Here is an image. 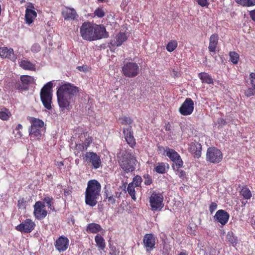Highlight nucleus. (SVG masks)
I'll return each instance as SVG.
<instances>
[{"label":"nucleus","instance_id":"nucleus-63","mask_svg":"<svg viewBox=\"0 0 255 255\" xmlns=\"http://www.w3.org/2000/svg\"><path fill=\"white\" fill-rule=\"evenodd\" d=\"M178 255H188V253H187L186 251L180 252Z\"/></svg>","mask_w":255,"mask_h":255},{"label":"nucleus","instance_id":"nucleus-15","mask_svg":"<svg viewBox=\"0 0 255 255\" xmlns=\"http://www.w3.org/2000/svg\"><path fill=\"white\" fill-rule=\"evenodd\" d=\"M35 224L31 219H26L15 227V229L22 233H30L35 227Z\"/></svg>","mask_w":255,"mask_h":255},{"label":"nucleus","instance_id":"nucleus-52","mask_svg":"<svg viewBox=\"0 0 255 255\" xmlns=\"http://www.w3.org/2000/svg\"><path fill=\"white\" fill-rule=\"evenodd\" d=\"M249 79L252 86H255V73L252 72L250 74Z\"/></svg>","mask_w":255,"mask_h":255},{"label":"nucleus","instance_id":"nucleus-54","mask_svg":"<svg viewBox=\"0 0 255 255\" xmlns=\"http://www.w3.org/2000/svg\"><path fill=\"white\" fill-rule=\"evenodd\" d=\"M217 124L219 125V127H222L227 124V121L224 119L219 118L217 120Z\"/></svg>","mask_w":255,"mask_h":255},{"label":"nucleus","instance_id":"nucleus-14","mask_svg":"<svg viewBox=\"0 0 255 255\" xmlns=\"http://www.w3.org/2000/svg\"><path fill=\"white\" fill-rule=\"evenodd\" d=\"M57 91L74 99V96L79 92V88L74 84L66 83L61 86Z\"/></svg>","mask_w":255,"mask_h":255},{"label":"nucleus","instance_id":"nucleus-1","mask_svg":"<svg viewBox=\"0 0 255 255\" xmlns=\"http://www.w3.org/2000/svg\"><path fill=\"white\" fill-rule=\"evenodd\" d=\"M80 33L84 40L91 41L107 38L108 32L103 25H98L90 22H85L82 24Z\"/></svg>","mask_w":255,"mask_h":255},{"label":"nucleus","instance_id":"nucleus-32","mask_svg":"<svg viewBox=\"0 0 255 255\" xmlns=\"http://www.w3.org/2000/svg\"><path fill=\"white\" fill-rule=\"evenodd\" d=\"M240 194L246 200H249L252 196V194L250 189L246 185L242 186Z\"/></svg>","mask_w":255,"mask_h":255},{"label":"nucleus","instance_id":"nucleus-4","mask_svg":"<svg viewBox=\"0 0 255 255\" xmlns=\"http://www.w3.org/2000/svg\"><path fill=\"white\" fill-rule=\"evenodd\" d=\"M118 163L120 167L126 173L131 172L135 169V158L131 153H123L121 156H118Z\"/></svg>","mask_w":255,"mask_h":255},{"label":"nucleus","instance_id":"nucleus-30","mask_svg":"<svg viewBox=\"0 0 255 255\" xmlns=\"http://www.w3.org/2000/svg\"><path fill=\"white\" fill-rule=\"evenodd\" d=\"M95 241L97 247L101 250H104L106 248V243L104 238L98 234L95 237Z\"/></svg>","mask_w":255,"mask_h":255},{"label":"nucleus","instance_id":"nucleus-31","mask_svg":"<svg viewBox=\"0 0 255 255\" xmlns=\"http://www.w3.org/2000/svg\"><path fill=\"white\" fill-rule=\"evenodd\" d=\"M127 34L124 32H119L116 36V41H115L117 46H120L122 44L127 40Z\"/></svg>","mask_w":255,"mask_h":255},{"label":"nucleus","instance_id":"nucleus-20","mask_svg":"<svg viewBox=\"0 0 255 255\" xmlns=\"http://www.w3.org/2000/svg\"><path fill=\"white\" fill-rule=\"evenodd\" d=\"M229 218V214L222 209L218 210L214 216V220L220 223L222 226L225 225L228 223Z\"/></svg>","mask_w":255,"mask_h":255},{"label":"nucleus","instance_id":"nucleus-19","mask_svg":"<svg viewBox=\"0 0 255 255\" xmlns=\"http://www.w3.org/2000/svg\"><path fill=\"white\" fill-rule=\"evenodd\" d=\"M123 133L127 143L130 147L134 148L136 145V141L133 136L132 127L129 126L127 128H124Z\"/></svg>","mask_w":255,"mask_h":255},{"label":"nucleus","instance_id":"nucleus-9","mask_svg":"<svg viewBox=\"0 0 255 255\" xmlns=\"http://www.w3.org/2000/svg\"><path fill=\"white\" fill-rule=\"evenodd\" d=\"M139 67L135 62H127L122 67V73L127 77H135L139 74Z\"/></svg>","mask_w":255,"mask_h":255},{"label":"nucleus","instance_id":"nucleus-26","mask_svg":"<svg viewBox=\"0 0 255 255\" xmlns=\"http://www.w3.org/2000/svg\"><path fill=\"white\" fill-rule=\"evenodd\" d=\"M13 50L12 48L8 49L7 47L0 48V56L2 58H12L13 56Z\"/></svg>","mask_w":255,"mask_h":255},{"label":"nucleus","instance_id":"nucleus-36","mask_svg":"<svg viewBox=\"0 0 255 255\" xmlns=\"http://www.w3.org/2000/svg\"><path fill=\"white\" fill-rule=\"evenodd\" d=\"M178 46V42L176 40H171L168 42L166 46V49L170 52L173 51Z\"/></svg>","mask_w":255,"mask_h":255},{"label":"nucleus","instance_id":"nucleus-50","mask_svg":"<svg viewBox=\"0 0 255 255\" xmlns=\"http://www.w3.org/2000/svg\"><path fill=\"white\" fill-rule=\"evenodd\" d=\"M197 3L202 7H208L209 5V2L207 0H196Z\"/></svg>","mask_w":255,"mask_h":255},{"label":"nucleus","instance_id":"nucleus-48","mask_svg":"<svg viewBox=\"0 0 255 255\" xmlns=\"http://www.w3.org/2000/svg\"><path fill=\"white\" fill-rule=\"evenodd\" d=\"M110 254L111 255H119V251L116 249V247L114 246H113L110 244Z\"/></svg>","mask_w":255,"mask_h":255},{"label":"nucleus","instance_id":"nucleus-16","mask_svg":"<svg viewBox=\"0 0 255 255\" xmlns=\"http://www.w3.org/2000/svg\"><path fill=\"white\" fill-rule=\"evenodd\" d=\"M194 110V102L189 98H186L179 109V112L183 116L190 115Z\"/></svg>","mask_w":255,"mask_h":255},{"label":"nucleus","instance_id":"nucleus-43","mask_svg":"<svg viewBox=\"0 0 255 255\" xmlns=\"http://www.w3.org/2000/svg\"><path fill=\"white\" fill-rule=\"evenodd\" d=\"M142 181L141 177L139 175H136L133 179V185L136 187H141V184Z\"/></svg>","mask_w":255,"mask_h":255},{"label":"nucleus","instance_id":"nucleus-42","mask_svg":"<svg viewBox=\"0 0 255 255\" xmlns=\"http://www.w3.org/2000/svg\"><path fill=\"white\" fill-rule=\"evenodd\" d=\"M172 167L176 174L181 179L184 180L186 176L185 171L182 170H180L179 168L175 169L173 166H172Z\"/></svg>","mask_w":255,"mask_h":255},{"label":"nucleus","instance_id":"nucleus-45","mask_svg":"<svg viewBox=\"0 0 255 255\" xmlns=\"http://www.w3.org/2000/svg\"><path fill=\"white\" fill-rule=\"evenodd\" d=\"M132 122V120L129 117L125 116L121 118L122 125H130Z\"/></svg>","mask_w":255,"mask_h":255},{"label":"nucleus","instance_id":"nucleus-35","mask_svg":"<svg viewBox=\"0 0 255 255\" xmlns=\"http://www.w3.org/2000/svg\"><path fill=\"white\" fill-rule=\"evenodd\" d=\"M20 80L23 85H28L34 82V79L33 77L29 75H22L20 77Z\"/></svg>","mask_w":255,"mask_h":255},{"label":"nucleus","instance_id":"nucleus-64","mask_svg":"<svg viewBox=\"0 0 255 255\" xmlns=\"http://www.w3.org/2000/svg\"><path fill=\"white\" fill-rule=\"evenodd\" d=\"M121 193H122L121 192H116V197L117 198H120L121 196Z\"/></svg>","mask_w":255,"mask_h":255},{"label":"nucleus","instance_id":"nucleus-17","mask_svg":"<svg viewBox=\"0 0 255 255\" xmlns=\"http://www.w3.org/2000/svg\"><path fill=\"white\" fill-rule=\"evenodd\" d=\"M166 156L175 164L177 168L183 166V162L180 155L174 149L166 147Z\"/></svg>","mask_w":255,"mask_h":255},{"label":"nucleus","instance_id":"nucleus-37","mask_svg":"<svg viewBox=\"0 0 255 255\" xmlns=\"http://www.w3.org/2000/svg\"><path fill=\"white\" fill-rule=\"evenodd\" d=\"M226 240L232 245L237 243V238L232 231L228 232L226 236Z\"/></svg>","mask_w":255,"mask_h":255},{"label":"nucleus","instance_id":"nucleus-18","mask_svg":"<svg viewBox=\"0 0 255 255\" xmlns=\"http://www.w3.org/2000/svg\"><path fill=\"white\" fill-rule=\"evenodd\" d=\"M69 240L65 236H61L55 242V249L60 253L65 251L69 247Z\"/></svg>","mask_w":255,"mask_h":255},{"label":"nucleus","instance_id":"nucleus-53","mask_svg":"<svg viewBox=\"0 0 255 255\" xmlns=\"http://www.w3.org/2000/svg\"><path fill=\"white\" fill-rule=\"evenodd\" d=\"M217 204L215 202H212L209 206V211L211 214L213 213L217 209Z\"/></svg>","mask_w":255,"mask_h":255},{"label":"nucleus","instance_id":"nucleus-59","mask_svg":"<svg viewBox=\"0 0 255 255\" xmlns=\"http://www.w3.org/2000/svg\"><path fill=\"white\" fill-rule=\"evenodd\" d=\"M63 165H64L63 161L57 162V163L56 164V166L59 169H61L62 166H63Z\"/></svg>","mask_w":255,"mask_h":255},{"label":"nucleus","instance_id":"nucleus-11","mask_svg":"<svg viewBox=\"0 0 255 255\" xmlns=\"http://www.w3.org/2000/svg\"><path fill=\"white\" fill-rule=\"evenodd\" d=\"M87 135V132H84L81 133L79 136L80 140L82 142L76 143L75 145V148L76 151L74 152V153L76 156H78V154L81 151L86 150L88 147L92 143L93 140L92 137L89 136L86 137Z\"/></svg>","mask_w":255,"mask_h":255},{"label":"nucleus","instance_id":"nucleus-8","mask_svg":"<svg viewBox=\"0 0 255 255\" xmlns=\"http://www.w3.org/2000/svg\"><path fill=\"white\" fill-rule=\"evenodd\" d=\"M58 104L61 112L64 113L72 108L71 103L74 102V99L57 91Z\"/></svg>","mask_w":255,"mask_h":255},{"label":"nucleus","instance_id":"nucleus-13","mask_svg":"<svg viewBox=\"0 0 255 255\" xmlns=\"http://www.w3.org/2000/svg\"><path fill=\"white\" fill-rule=\"evenodd\" d=\"M44 202L41 201H36L33 206V215L35 218L41 220L44 219L48 214L47 210L45 209Z\"/></svg>","mask_w":255,"mask_h":255},{"label":"nucleus","instance_id":"nucleus-22","mask_svg":"<svg viewBox=\"0 0 255 255\" xmlns=\"http://www.w3.org/2000/svg\"><path fill=\"white\" fill-rule=\"evenodd\" d=\"M62 14L65 20L75 19L77 14L73 8L66 7L62 12Z\"/></svg>","mask_w":255,"mask_h":255},{"label":"nucleus","instance_id":"nucleus-51","mask_svg":"<svg viewBox=\"0 0 255 255\" xmlns=\"http://www.w3.org/2000/svg\"><path fill=\"white\" fill-rule=\"evenodd\" d=\"M104 201L105 202H108L109 204H111L112 205L116 203V199L113 195L108 197L106 199H104Z\"/></svg>","mask_w":255,"mask_h":255},{"label":"nucleus","instance_id":"nucleus-61","mask_svg":"<svg viewBox=\"0 0 255 255\" xmlns=\"http://www.w3.org/2000/svg\"><path fill=\"white\" fill-rule=\"evenodd\" d=\"M22 128V126L21 124H18L15 128V130H19Z\"/></svg>","mask_w":255,"mask_h":255},{"label":"nucleus","instance_id":"nucleus-21","mask_svg":"<svg viewBox=\"0 0 255 255\" xmlns=\"http://www.w3.org/2000/svg\"><path fill=\"white\" fill-rule=\"evenodd\" d=\"M202 145L199 142H193L190 145L189 151L195 157L199 158L201 155Z\"/></svg>","mask_w":255,"mask_h":255},{"label":"nucleus","instance_id":"nucleus-5","mask_svg":"<svg viewBox=\"0 0 255 255\" xmlns=\"http://www.w3.org/2000/svg\"><path fill=\"white\" fill-rule=\"evenodd\" d=\"M53 83L49 82L44 85L40 90V99L45 108L48 110L52 109Z\"/></svg>","mask_w":255,"mask_h":255},{"label":"nucleus","instance_id":"nucleus-3","mask_svg":"<svg viewBox=\"0 0 255 255\" xmlns=\"http://www.w3.org/2000/svg\"><path fill=\"white\" fill-rule=\"evenodd\" d=\"M31 126L28 128L29 135L32 140H39L44 134V122L39 119L31 118Z\"/></svg>","mask_w":255,"mask_h":255},{"label":"nucleus","instance_id":"nucleus-40","mask_svg":"<svg viewBox=\"0 0 255 255\" xmlns=\"http://www.w3.org/2000/svg\"><path fill=\"white\" fill-rule=\"evenodd\" d=\"M94 14L99 18H102L105 15L104 9L102 7H99L95 9Z\"/></svg>","mask_w":255,"mask_h":255},{"label":"nucleus","instance_id":"nucleus-55","mask_svg":"<svg viewBox=\"0 0 255 255\" xmlns=\"http://www.w3.org/2000/svg\"><path fill=\"white\" fill-rule=\"evenodd\" d=\"M255 5V0H246L245 7H250Z\"/></svg>","mask_w":255,"mask_h":255},{"label":"nucleus","instance_id":"nucleus-10","mask_svg":"<svg viewBox=\"0 0 255 255\" xmlns=\"http://www.w3.org/2000/svg\"><path fill=\"white\" fill-rule=\"evenodd\" d=\"M223 159L222 152L215 147H210L206 152V160L213 163H218Z\"/></svg>","mask_w":255,"mask_h":255},{"label":"nucleus","instance_id":"nucleus-49","mask_svg":"<svg viewBox=\"0 0 255 255\" xmlns=\"http://www.w3.org/2000/svg\"><path fill=\"white\" fill-rule=\"evenodd\" d=\"M41 47L38 43L33 44L31 47V51L34 53H37L40 51Z\"/></svg>","mask_w":255,"mask_h":255},{"label":"nucleus","instance_id":"nucleus-46","mask_svg":"<svg viewBox=\"0 0 255 255\" xmlns=\"http://www.w3.org/2000/svg\"><path fill=\"white\" fill-rule=\"evenodd\" d=\"M112 195V192L111 191V188L110 185H105L104 187V197L105 199H106V198H108V197H109L110 196Z\"/></svg>","mask_w":255,"mask_h":255},{"label":"nucleus","instance_id":"nucleus-34","mask_svg":"<svg viewBox=\"0 0 255 255\" xmlns=\"http://www.w3.org/2000/svg\"><path fill=\"white\" fill-rule=\"evenodd\" d=\"M11 114L8 109L4 108L0 111V119L3 121H7Z\"/></svg>","mask_w":255,"mask_h":255},{"label":"nucleus","instance_id":"nucleus-58","mask_svg":"<svg viewBox=\"0 0 255 255\" xmlns=\"http://www.w3.org/2000/svg\"><path fill=\"white\" fill-rule=\"evenodd\" d=\"M249 14L252 19L255 21V9L250 11Z\"/></svg>","mask_w":255,"mask_h":255},{"label":"nucleus","instance_id":"nucleus-33","mask_svg":"<svg viewBox=\"0 0 255 255\" xmlns=\"http://www.w3.org/2000/svg\"><path fill=\"white\" fill-rule=\"evenodd\" d=\"M43 202H44V204L45 203L47 204V206L48 208L51 210H54V208L53 207L54 204V198L52 196H48L47 195H45L44 197L42 199Z\"/></svg>","mask_w":255,"mask_h":255},{"label":"nucleus","instance_id":"nucleus-38","mask_svg":"<svg viewBox=\"0 0 255 255\" xmlns=\"http://www.w3.org/2000/svg\"><path fill=\"white\" fill-rule=\"evenodd\" d=\"M134 187H135L134 186L133 183H130L128 186L127 191L131 196V198L135 201L136 200V197Z\"/></svg>","mask_w":255,"mask_h":255},{"label":"nucleus","instance_id":"nucleus-39","mask_svg":"<svg viewBox=\"0 0 255 255\" xmlns=\"http://www.w3.org/2000/svg\"><path fill=\"white\" fill-rule=\"evenodd\" d=\"M231 61L234 64H237L239 60V55L236 52H230L229 54Z\"/></svg>","mask_w":255,"mask_h":255},{"label":"nucleus","instance_id":"nucleus-28","mask_svg":"<svg viewBox=\"0 0 255 255\" xmlns=\"http://www.w3.org/2000/svg\"><path fill=\"white\" fill-rule=\"evenodd\" d=\"M102 230L101 226L97 223H90L87 226L86 231L88 233L96 234Z\"/></svg>","mask_w":255,"mask_h":255},{"label":"nucleus","instance_id":"nucleus-29","mask_svg":"<svg viewBox=\"0 0 255 255\" xmlns=\"http://www.w3.org/2000/svg\"><path fill=\"white\" fill-rule=\"evenodd\" d=\"M20 66L24 70L35 71V65L27 60H21L20 62Z\"/></svg>","mask_w":255,"mask_h":255},{"label":"nucleus","instance_id":"nucleus-56","mask_svg":"<svg viewBox=\"0 0 255 255\" xmlns=\"http://www.w3.org/2000/svg\"><path fill=\"white\" fill-rule=\"evenodd\" d=\"M165 130L166 131H171V126L169 122H166L164 126Z\"/></svg>","mask_w":255,"mask_h":255},{"label":"nucleus","instance_id":"nucleus-62","mask_svg":"<svg viewBox=\"0 0 255 255\" xmlns=\"http://www.w3.org/2000/svg\"><path fill=\"white\" fill-rule=\"evenodd\" d=\"M16 131V136L20 138V137H21L22 136V134L21 132V131H20V130H17Z\"/></svg>","mask_w":255,"mask_h":255},{"label":"nucleus","instance_id":"nucleus-23","mask_svg":"<svg viewBox=\"0 0 255 255\" xmlns=\"http://www.w3.org/2000/svg\"><path fill=\"white\" fill-rule=\"evenodd\" d=\"M219 40V36L217 33H214L211 35L209 38V51L211 52H215Z\"/></svg>","mask_w":255,"mask_h":255},{"label":"nucleus","instance_id":"nucleus-25","mask_svg":"<svg viewBox=\"0 0 255 255\" xmlns=\"http://www.w3.org/2000/svg\"><path fill=\"white\" fill-rule=\"evenodd\" d=\"M36 16L37 13L34 10L26 9L25 15L26 23L28 24L32 23Z\"/></svg>","mask_w":255,"mask_h":255},{"label":"nucleus","instance_id":"nucleus-7","mask_svg":"<svg viewBox=\"0 0 255 255\" xmlns=\"http://www.w3.org/2000/svg\"><path fill=\"white\" fill-rule=\"evenodd\" d=\"M163 196L161 193L153 192L149 197V204L153 212L160 211L164 207Z\"/></svg>","mask_w":255,"mask_h":255},{"label":"nucleus","instance_id":"nucleus-27","mask_svg":"<svg viewBox=\"0 0 255 255\" xmlns=\"http://www.w3.org/2000/svg\"><path fill=\"white\" fill-rule=\"evenodd\" d=\"M198 77L201 80L202 83L208 84H213V79L208 73L201 72L198 74Z\"/></svg>","mask_w":255,"mask_h":255},{"label":"nucleus","instance_id":"nucleus-44","mask_svg":"<svg viewBox=\"0 0 255 255\" xmlns=\"http://www.w3.org/2000/svg\"><path fill=\"white\" fill-rule=\"evenodd\" d=\"M245 95L247 97L255 95V86H252V87L248 88L247 90L245 92Z\"/></svg>","mask_w":255,"mask_h":255},{"label":"nucleus","instance_id":"nucleus-57","mask_svg":"<svg viewBox=\"0 0 255 255\" xmlns=\"http://www.w3.org/2000/svg\"><path fill=\"white\" fill-rule=\"evenodd\" d=\"M235 2L238 3V4H240L242 5V6L245 7L246 4V0H235Z\"/></svg>","mask_w":255,"mask_h":255},{"label":"nucleus","instance_id":"nucleus-12","mask_svg":"<svg viewBox=\"0 0 255 255\" xmlns=\"http://www.w3.org/2000/svg\"><path fill=\"white\" fill-rule=\"evenodd\" d=\"M157 243V238L152 233L145 234L142 240V245L147 253H150L155 248Z\"/></svg>","mask_w":255,"mask_h":255},{"label":"nucleus","instance_id":"nucleus-24","mask_svg":"<svg viewBox=\"0 0 255 255\" xmlns=\"http://www.w3.org/2000/svg\"><path fill=\"white\" fill-rule=\"evenodd\" d=\"M169 168V164L166 162H158L153 171L159 174H164Z\"/></svg>","mask_w":255,"mask_h":255},{"label":"nucleus","instance_id":"nucleus-2","mask_svg":"<svg viewBox=\"0 0 255 255\" xmlns=\"http://www.w3.org/2000/svg\"><path fill=\"white\" fill-rule=\"evenodd\" d=\"M101 185L96 179L89 180L85 192V202L87 205L93 207L95 206L101 196Z\"/></svg>","mask_w":255,"mask_h":255},{"label":"nucleus","instance_id":"nucleus-60","mask_svg":"<svg viewBox=\"0 0 255 255\" xmlns=\"http://www.w3.org/2000/svg\"><path fill=\"white\" fill-rule=\"evenodd\" d=\"M77 68L80 71L84 72V71H86V68L84 66H78Z\"/></svg>","mask_w":255,"mask_h":255},{"label":"nucleus","instance_id":"nucleus-47","mask_svg":"<svg viewBox=\"0 0 255 255\" xmlns=\"http://www.w3.org/2000/svg\"><path fill=\"white\" fill-rule=\"evenodd\" d=\"M26 200L24 198L19 199L17 202V207L18 209L25 208Z\"/></svg>","mask_w":255,"mask_h":255},{"label":"nucleus","instance_id":"nucleus-41","mask_svg":"<svg viewBox=\"0 0 255 255\" xmlns=\"http://www.w3.org/2000/svg\"><path fill=\"white\" fill-rule=\"evenodd\" d=\"M143 178L144 179V184L145 185H150L152 183V177L148 173L144 174L143 175Z\"/></svg>","mask_w":255,"mask_h":255},{"label":"nucleus","instance_id":"nucleus-6","mask_svg":"<svg viewBox=\"0 0 255 255\" xmlns=\"http://www.w3.org/2000/svg\"><path fill=\"white\" fill-rule=\"evenodd\" d=\"M83 159L86 164L94 169H98L102 165L100 156L93 151L86 152L83 155Z\"/></svg>","mask_w":255,"mask_h":255}]
</instances>
